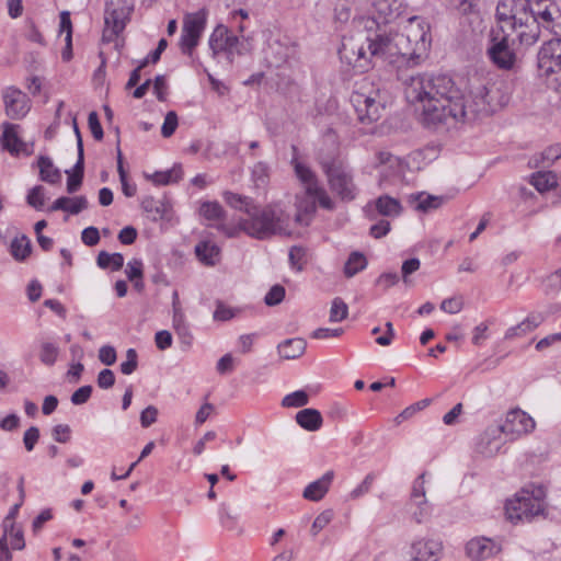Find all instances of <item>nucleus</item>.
<instances>
[{"label": "nucleus", "mask_w": 561, "mask_h": 561, "mask_svg": "<svg viewBox=\"0 0 561 561\" xmlns=\"http://www.w3.org/2000/svg\"><path fill=\"white\" fill-rule=\"evenodd\" d=\"M138 367V356L134 348H128L126 352V360L119 366L124 375L133 374Z\"/></svg>", "instance_id": "obj_50"}, {"label": "nucleus", "mask_w": 561, "mask_h": 561, "mask_svg": "<svg viewBox=\"0 0 561 561\" xmlns=\"http://www.w3.org/2000/svg\"><path fill=\"white\" fill-rule=\"evenodd\" d=\"M89 128L96 140L103 139V128L100 124L96 112H91L88 117Z\"/></svg>", "instance_id": "obj_63"}, {"label": "nucleus", "mask_w": 561, "mask_h": 561, "mask_svg": "<svg viewBox=\"0 0 561 561\" xmlns=\"http://www.w3.org/2000/svg\"><path fill=\"white\" fill-rule=\"evenodd\" d=\"M238 44L239 38L231 34L224 25H218L213 31L208 41L213 57H216L220 53L233 54L237 51Z\"/></svg>", "instance_id": "obj_16"}, {"label": "nucleus", "mask_w": 561, "mask_h": 561, "mask_svg": "<svg viewBox=\"0 0 561 561\" xmlns=\"http://www.w3.org/2000/svg\"><path fill=\"white\" fill-rule=\"evenodd\" d=\"M27 205L33 208H39L45 205V188L42 185L33 187L26 196Z\"/></svg>", "instance_id": "obj_47"}, {"label": "nucleus", "mask_w": 561, "mask_h": 561, "mask_svg": "<svg viewBox=\"0 0 561 561\" xmlns=\"http://www.w3.org/2000/svg\"><path fill=\"white\" fill-rule=\"evenodd\" d=\"M347 314H348V307L345 304V301L340 297H335L332 301V306L330 309L329 321L330 322H341L347 318Z\"/></svg>", "instance_id": "obj_42"}, {"label": "nucleus", "mask_w": 561, "mask_h": 561, "mask_svg": "<svg viewBox=\"0 0 561 561\" xmlns=\"http://www.w3.org/2000/svg\"><path fill=\"white\" fill-rule=\"evenodd\" d=\"M334 472L332 470L325 472L320 479L309 483L302 493L308 501L318 502L324 497L333 481Z\"/></svg>", "instance_id": "obj_22"}, {"label": "nucleus", "mask_w": 561, "mask_h": 561, "mask_svg": "<svg viewBox=\"0 0 561 561\" xmlns=\"http://www.w3.org/2000/svg\"><path fill=\"white\" fill-rule=\"evenodd\" d=\"M125 272L130 282L142 278V262L138 259L130 260Z\"/></svg>", "instance_id": "obj_56"}, {"label": "nucleus", "mask_w": 561, "mask_h": 561, "mask_svg": "<svg viewBox=\"0 0 561 561\" xmlns=\"http://www.w3.org/2000/svg\"><path fill=\"white\" fill-rule=\"evenodd\" d=\"M375 479H376L375 473H373V472L368 473L365 477V479L362 481V483L350 493V497L352 500H357V499L362 497L363 495L367 494L370 491Z\"/></svg>", "instance_id": "obj_49"}, {"label": "nucleus", "mask_w": 561, "mask_h": 561, "mask_svg": "<svg viewBox=\"0 0 561 561\" xmlns=\"http://www.w3.org/2000/svg\"><path fill=\"white\" fill-rule=\"evenodd\" d=\"M96 263L101 268L119 271L124 265V256L121 253H108L106 251H101L96 257Z\"/></svg>", "instance_id": "obj_36"}, {"label": "nucleus", "mask_w": 561, "mask_h": 561, "mask_svg": "<svg viewBox=\"0 0 561 561\" xmlns=\"http://www.w3.org/2000/svg\"><path fill=\"white\" fill-rule=\"evenodd\" d=\"M268 172H270V169L265 162L260 161L253 165L252 178L257 186L263 185L267 182Z\"/></svg>", "instance_id": "obj_53"}, {"label": "nucleus", "mask_w": 561, "mask_h": 561, "mask_svg": "<svg viewBox=\"0 0 561 561\" xmlns=\"http://www.w3.org/2000/svg\"><path fill=\"white\" fill-rule=\"evenodd\" d=\"M543 286L545 293L548 295L558 293L561 289V272L556 271L547 276L543 280Z\"/></svg>", "instance_id": "obj_54"}, {"label": "nucleus", "mask_w": 561, "mask_h": 561, "mask_svg": "<svg viewBox=\"0 0 561 561\" xmlns=\"http://www.w3.org/2000/svg\"><path fill=\"white\" fill-rule=\"evenodd\" d=\"M84 173V163L77 161L71 171H66L67 174V191L75 193L82 184Z\"/></svg>", "instance_id": "obj_38"}, {"label": "nucleus", "mask_w": 561, "mask_h": 561, "mask_svg": "<svg viewBox=\"0 0 561 561\" xmlns=\"http://www.w3.org/2000/svg\"><path fill=\"white\" fill-rule=\"evenodd\" d=\"M366 266V256L360 252L354 251L350 254L347 261L345 262L343 272L347 278H351L360 271L365 270Z\"/></svg>", "instance_id": "obj_34"}, {"label": "nucleus", "mask_w": 561, "mask_h": 561, "mask_svg": "<svg viewBox=\"0 0 561 561\" xmlns=\"http://www.w3.org/2000/svg\"><path fill=\"white\" fill-rule=\"evenodd\" d=\"M374 210H401L402 206L399 199L393 198L389 195H381L375 202Z\"/></svg>", "instance_id": "obj_46"}, {"label": "nucleus", "mask_w": 561, "mask_h": 561, "mask_svg": "<svg viewBox=\"0 0 561 561\" xmlns=\"http://www.w3.org/2000/svg\"><path fill=\"white\" fill-rule=\"evenodd\" d=\"M89 206V201L84 196H62L57 198L48 210H84Z\"/></svg>", "instance_id": "obj_32"}, {"label": "nucleus", "mask_w": 561, "mask_h": 561, "mask_svg": "<svg viewBox=\"0 0 561 561\" xmlns=\"http://www.w3.org/2000/svg\"><path fill=\"white\" fill-rule=\"evenodd\" d=\"M295 54V49L291 46H288L286 44H283L279 41H274L268 45V59L270 62L275 66L279 67L283 64L287 62V60Z\"/></svg>", "instance_id": "obj_29"}, {"label": "nucleus", "mask_w": 561, "mask_h": 561, "mask_svg": "<svg viewBox=\"0 0 561 561\" xmlns=\"http://www.w3.org/2000/svg\"><path fill=\"white\" fill-rule=\"evenodd\" d=\"M538 0H499L495 16L503 32L511 30L520 45H533L537 34L535 3Z\"/></svg>", "instance_id": "obj_5"}, {"label": "nucleus", "mask_w": 561, "mask_h": 561, "mask_svg": "<svg viewBox=\"0 0 561 561\" xmlns=\"http://www.w3.org/2000/svg\"><path fill=\"white\" fill-rule=\"evenodd\" d=\"M447 197L435 196L425 192L409 194L405 198L407 205L414 210L437 209L446 205Z\"/></svg>", "instance_id": "obj_21"}, {"label": "nucleus", "mask_w": 561, "mask_h": 561, "mask_svg": "<svg viewBox=\"0 0 561 561\" xmlns=\"http://www.w3.org/2000/svg\"><path fill=\"white\" fill-rule=\"evenodd\" d=\"M248 217L242 218L238 224L228 222L226 213H204L208 226L217 228L227 237H234L240 231L247 234L265 239L275 233H287L290 231L284 227V219L275 216V213H247Z\"/></svg>", "instance_id": "obj_4"}, {"label": "nucleus", "mask_w": 561, "mask_h": 561, "mask_svg": "<svg viewBox=\"0 0 561 561\" xmlns=\"http://www.w3.org/2000/svg\"><path fill=\"white\" fill-rule=\"evenodd\" d=\"M308 402V393L304 390H297L285 396L282 400V405L285 408H300L307 405Z\"/></svg>", "instance_id": "obj_43"}, {"label": "nucleus", "mask_w": 561, "mask_h": 561, "mask_svg": "<svg viewBox=\"0 0 561 561\" xmlns=\"http://www.w3.org/2000/svg\"><path fill=\"white\" fill-rule=\"evenodd\" d=\"M51 435L56 442L65 444L70 440L71 430L67 424H58L53 427Z\"/></svg>", "instance_id": "obj_57"}, {"label": "nucleus", "mask_w": 561, "mask_h": 561, "mask_svg": "<svg viewBox=\"0 0 561 561\" xmlns=\"http://www.w3.org/2000/svg\"><path fill=\"white\" fill-rule=\"evenodd\" d=\"M39 178L42 181L57 184L61 181V171L54 164L49 157L41 156L37 160Z\"/></svg>", "instance_id": "obj_30"}, {"label": "nucleus", "mask_w": 561, "mask_h": 561, "mask_svg": "<svg viewBox=\"0 0 561 561\" xmlns=\"http://www.w3.org/2000/svg\"><path fill=\"white\" fill-rule=\"evenodd\" d=\"M158 416V409L153 405H148L140 413V424L142 427L147 428L156 423Z\"/></svg>", "instance_id": "obj_60"}, {"label": "nucleus", "mask_w": 561, "mask_h": 561, "mask_svg": "<svg viewBox=\"0 0 561 561\" xmlns=\"http://www.w3.org/2000/svg\"><path fill=\"white\" fill-rule=\"evenodd\" d=\"M501 551V546L493 539L486 537H476L466 545V554L474 560H486Z\"/></svg>", "instance_id": "obj_17"}, {"label": "nucleus", "mask_w": 561, "mask_h": 561, "mask_svg": "<svg viewBox=\"0 0 561 561\" xmlns=\"http://www.w3.org/2000/svg\"><path fill=\"white\" fill-rule=\"evenodd\" d=\"M178 115L175 112L170 111L164 117V122L161 127V134L164 138L171 137L178 127Z\"/></svg>", "instance_id": "obj_51"}, {"label": "nucleus", "mask_w": 561, "mask_h": 561, "mask_svg": "<svg viewBox=\"0 0 561 561\" xmlns=\"http://www.w3.org/2000/svg\"><path fill=\"white\" fill-rule=\"evenodd\" d=\"M81 240L88 247L96 245L100 241V232L95 227H88L81 232Z\"/></svg>", "instance_id": "obj_61"}, {"label": "nucleus", "mask_w": 561, "mask_h": 561, "mask_svg": "<svg viewBox=\"0 0 561 561\" xmlns=\"http://www.w3.org/2000/svg\"><path fill=\"white\" fill-rule=\"evenodd\" d=\"M3 133L1 136V142L5 150L10 153H19L23 149V141L18 135L19 125L4 122L2 124Z\"/></svg>", "instance_id": "obj_25"}, {"label": "nucleus", "mask_w": 561, "mask_h": 561, "mask_svg": "<svg viewBox=\"0 0 561 561\" xmlns=\"http://www.w3.org/2000/svg\"><path fill=\"white\" fill-rule=\"evenodd\" d=\"M2 99L5 114L11 119L23 118L30 111L27 95L14 87L4 89Z\"/></svg>", "instance_id": "obj_14"}, {"label": "nucleus", "mask_w": 561, "mask_h": 561, "mask_svg": "<svg viewBox=\"0 0 561 561\" xmlns=\"http://www.w3.org/2000/svg\"><path fill=\"white\" fill-rule=\"evenodd\" d=\"M134 10L133 0H110L104 13L105 27L102 38L104 42L114 41L125 28Z\"/></svg>", "instance_id": "obj_8"}, {"label": "nucleus", "mask_w": 561, "mask_h": 561, "mask_svg": "<svg viewBox=\"0 0 561 561\" xmlns=\"http://www.w3.org/2000/svg\"><path fill=\"white\" fill-rule=\"evenodd\" d=\"M295 419L300 427L309 432L318 431L323 423L321 413L311 408L300 410Z\"/></svg>", "instance_id": "obj_28"}, {"label": "nucleus", "mask_w": 561, "mask_h": 561, "mask_svg": "<svg viewBox=\"0 0 561 561\" xmlns=\"http://www.w3.org/2000/svg\"><path fill=\"white\" fill-rule=\"evenodd\" d=\"M96 382L101 389H110L115 383V375L111 369L105 368L99 373Z\"/></svg>", "instance_id": "obj_59"}, {"label": "nucleus", "mask_w": 561, "mask_h": 561, "mask_svg": "<svg viewBox=\"0 0 561 561\" xmlns=\"http://www.w3.org/2000/svg\"><path fill=\"white\" fill-rule=\"evenodd\" d=\"M206 22L207 11L205 9L184 15L180 39V48L183 54L187 56L193 55V50L198 45L201 36L206 27Z\"/></svg>", "instance_id": "obj_10"}, {"label": "nucleus", "mask_w": 561, "mask_h": 561, "mask_svg": "<svg viewBox=\"0 0 561 561\" xmlns=\"http://www.w3.org/2000/svg\"><path fill=\"white\" fill-rule=\"evenodd\" d=\"M288 261L291 268L297 272L304 271L307 264V250L299 245L289 249Z\"/></svg>", "instance_id": "obj_39"}, {"label": "nucleus", "mask_w": 561, "mask_h": 561, "mask_svg": "<svg viewBox=\"0 0 561 561\" xmlns=\"http://www.w3.org/2000/svg\"><path fill=\"white\" fill-rule=\"evenodd\" d=\"M530 183L539 193H545L558 185V179L551 171H538L531 175Z\"/></svg>", "instance_id": "obj_33"}, {"label": "nucleus", "mask_w": 561, "mask_h": 561, "mask_svg": "<svg viewBox=\"0 0 561 561\" xmlns=\"http://www.w3.org/2000/svg\"><path fill=\"white\" fill-rule=\"evenodd\" d=\"M360 15L357 26L366 31L370 57L389 64L416 66L431 46L430 25L419 16H411L399 30L389 25L404 12L403 0H354Z\"/></svg>", "instance_id": "obj_1"}, {"label": "nucleus", "mask_w": 561, "mask_h": 561, "mask_svg": "<svg viewBox=\"0 0 561 561\" xmlns=\"http://www.w3.org/2000/svg\"><path fill=\"white\" fill-rule=\"evenodd\" d=\"M39 430L36 426H31L23 436V444L27 451H32L38 442Z\"/></svg>", "instance_id": "obj_58"}, {"label": "nucleus", "mask_w": 561, "mask_h": 561, "mask_svg": "<svg viewBox=\"0 0 561 561\" xmlns=\"http://www.w3.org/2000/svg\"><path fill=\"white\" fill-rule=\"evenodd\" d=\"M545 490L542 486L523 489L515 499L508 500L505 505L507 518L513 522H530L545 512Z\"/></svg>", "instance_id": "obj_7"}, {"label": "nucleus", "mask_w": 561, "mask_h": 561, "mask_svg": "<svg viewBox=\"0 0 561 561\" xmlns=\"http://www.w3.org/2000/svg\"><path fill=\"white\" fill-rule=\"evenodd\" d=\"M421 266V262L416 257L409 259L403 262L401 267L402 273V280L407 286L412 285V280L410 278V275L416 272Z\"/></svg>", "instance_id": "obj_48"}, {"label": "nucleus", "mask_w": 561, "mask_h": 561, "mask_svg": "<svg viewBox=\"0 0 561 561\" xmlns=\"http://www.w3.org/2000/svg\"><path fill=\"white\" fill-rule=\"evenodd\" d=\"M197 259L205 265L214 266L220 260V249L211 241H201L195 247Z\"/></svg>", "instance_id": "obj_26"}, {"label": "nucleus", "mask_w": 561, "mask_h": 561, "mask_svg": "<svg viewBox=\"0 0 561 561\" xmlns=\"http://www.w3.org/2000/svg\"><path fill=\"white\" fill-rule=\"evenodd\" d=\"M99 359L106 366H111L116 362V351L113 346L104 345L99 350Z\"/></svg>", "instance_id": "obj_64"}, {"label": "nucleus", "mask_w": 561, "mask_h": 561, "mask_svg": "<svg viewBox=\"0 0 561 561\" xmlns=\"http://www.w3.org/2000/svg\"><path fill=\"white\" fill-rule=\"evenodd\" d=\"M501 90L495 84L479 83L470 90V101L454 80L446 75L412 76L405 85V98L410 103H421L424 119L438 124L470 122L480 116L494 113L506 102L504 96L496 98Z\"/></svg>", "instance_id": "obj_2"}, {"label": "nucleus", "mask_w": 561, "mask_h": 561, "mask_svg": "<svg viewBox=\"0 0 561 561\" xmlns=\"http://www.w3.org/2000/svg\"><path fill=\"white\" fill-rule=\"evenodd\" d=\"M351 102L358 119L364 124H370L382 117L391 102V95L380 81L363 78L355 83Z\"/></svg>", "instance_id": "obj_6"}, {"label": "nucleus", "mask_w": 561, "mask_h": 561, "mask_svg": "<svg viewBox=\"0 0 561 561\" xmlns=\"http://www.w3.org/2000/svg\"><path fill=\"white\" fill-rule=\"evenodd\" d=\"M10 254L18 262H24L32 253L31 240L25 236H16L10 243Z\"/></svg>", "instance_id": "obj_31"}, {"label": "nucleus", "mask_w": 561, "mask_h": 561, "mask_svg": "<svg viewBox=\"0 0 561 561\" xmlns=\"http://www.w3.org/2000/svg\"><path fill=\"white\" fill-rule=\"evenodd\" d=\"M306 341L300 337L288 339L277 346L282 359L299 358L306 351Z\"/></svg>", "instance_id": "obj_27"}, {"label": "nucleus", "mask_w": 561, "mask_h": 561, "mask_svg": "<svg viewBox=\"0 0 561 561\" xmlns=\"http://www.w3.org/2000/svg\"><path fill=\"white\" fill-rule=\"evenodd\" d=\"M334 513L332 510H325L320 513L313 520L310 533L316 537L323 528H325L333 519Z\"/></svg>", "instance_id": "obj_45"}, {"label": "nucleus", "mask_w": 561, "mask_h": 561, "mask_svg": "<svg viewBox=\"0 0 561 561\" xmlns=\"http://www.w3.org/2000/svg\"><path fill=\"white\" fill-rule=\"evenodd\" d=\"M59 348L56 344L50 342H43L41 344L39 359L46 366H53L58 357Z\"/></svg>", "instance_id": "obj_41"}, {"label": "nucleus", "mask_w": 561, "mask_h": 561, "mask_svg": "<svg viewBox=\"0 0 561 561\" xmlns=\"http://www.w3.org/2000/svg\"><path fill=\"white\" fill-rule=\"evenodd\" d=\"M543 321L545 316L542 312L533 311L520 323L508 328L505 332V339L512 340L516 336L525 335L537 329Z\"/></svg>", "instance_id": "obj_23"}, {"label": "nucleus", "mask_w": 561, "mask_h": 561, "mask_svg": "<svg viewBox=\"0 0 561 561\" xmlns=\"http://www.w3.org/2000/svg\"><path fill=\"white\" fill-rule=\"evenodd\" d=\"M293 150L295 156L291 159V164L297 178L306 186V193L313 199V202H318L319 206L322 208H331V198L327 192L318 185L314 173L297 159V148L295 146H293Z\"/></svg>", "instance_id": "obj_11"}, {"label": "nucleus", "mask_w": 561, "mask_h": 561, "mask_svg": "<svg viewBox=\"0 0 561 561\" xmlns=\"http://www.w3.org/2000/svg\"><path fill=\"white\" fill-rule=\"evenodd\" d=\"M322 169L328 176L331 188L342 199H354L356 187L353 178L342 161L332 159L321 162Z\"/></svg>", "instance_id": "obj_9"}, {"label": "nucleus", "mask_w": 561, "mask_h": 561, "mask_svg": "<svg viewBox=\"0 0 561 561\" xmlns=\"http://www.w3.org/2000/svg\"><path fill=\"white\" fill-rule=\"evenodd\" d=\"M535 8L537 34L533 38V45L539 39L542 31L557 36L541 46L538 53V68L546 76L560 75L561 92V11L552 0H538Z\"/></svg>", "instance_id": "obj_3"}, {"label": "nucleus", "mask_w": 561, "mask_h": 561, "mask_svg": "<svg viewBox=\"0 0 561 561\" xmlns=\"http://www.w3.org/2000/svg\"><path fill=\"white\" fill-rule=\"evenodd\" d=\"M425 473L420 474L413 482L411 500L419 507V512L414 513L416 523H422L423 518L428 514L427 501L425 499L424 488Z\"/></svg>", "instance_id": "obj_24"}, {"label": "nucleus", "mask_w": 561, "mask_h": 561, "mask_svg": "<svg viewBox=\"0 0 561 561\" xmlns=\"http://www.w3.org/2000/svg\"><path fill=\"white\" fill-rule=\"evenodd\" d=\"M375 168L382 180H401L404 175L405 164L388 151H378L375 156Z\"/></svg>", "instance_id": "obj_13"}, {"label": "nucleus", "mask_w": 561, "mask_h": 561, "mask_svg": "<svg viewBox=\"0 0 561 561\" xmlns=\"http://www.w3.org/2000/svg\"><path fill=\"white\" fill-rule=\"evenodd\" d=\"M561 158V145H556L548 147L545 151H542L539 156H534L530 160V164L535 168H539L540 164H543L547 162L549 165L550 163L554 162L556 160Z\"/></svg>", "instance_id": "obj_37"}, {"label": "nucleus", "mask_w": 561, "mask_h": 561, "mask_svg": "<svg viewBox=\"0 0 561 561\" xmlns=\"http://www.w3.org/2000/svg\"><path fill=\"white\" fill-rule=\"evenodd\" d=\"M463 308V300L461 297H453L444 299L440 304V309L447 313L456 314Z\"/></svg>", "instance_id": "obj_55"}, {"label": "nucleus", "mask_w": 561, "mask_h": 561, "mask_svg": "<svg viewBox=\"0 0 561 561\" xmlns=\"http://www.w3.org/2000/svg\"><path fill=\"white\" fill-rule=\"evenodd\" d=\"M502 445L501 428L497 425H492L480 435L477 451L484 457H493L500 451Z\"/></svg>", "instance_id": "obj_18"}, {"label": "nucleus", "mask_w": 561, "mask_h": 561, "mask_svg": "<svg viewBox=\"0 0 561 561\" xmlns=\"http://www.w3.org/2000/svg\"><path fill=\"white\" fill-rule=\"evenodd\" d=\"M442 549V543L437 540H417L411 547V561H438Z\"/></svg>", "instance_id": "obj_19"}, {"label": "nucleus", "mask_w": 561, "mask_h": 561, "mask_svg": "<svg viewBox=\"0 0 561 561\" xmlns=\"http://www.w3.org/2000/svg\"><path fill=\"white\" fill-rule=\"evenodd\" d=\"M224 198L227 205L234 210H249L252 207V199L240 194L225 192Z\"/></svg>", "instance_id": "obj_40"}, {"label": "nucleus", "mask_w": 561, "mask_h": 561, "mask_svg": "<svg viewBox=\"0 0 561 561\" xmlns=\"http://www.w3.org/2000/svg\"><path fill=\"white\" fill-rule=\"evenodd\" d=\"M285 288L282 285H274L264 297L267 306H276L285 298Z\"/></svg>", "instance_id": "obj_52"}, {"label": "nucleus", "mask_w": 561, "mask_h": 561, "mask_svg": "<svg viewBox=\"0 0 561 561\" xmlns=\"http://www.w3.org/2000/svg\"><path fill=\"white\" fill-rule=\"evenodd\" d=\"M497 426L502 434L515 439L520 435L530 433L535 428V421L523 410L514 409L506 414L504 423Z\"/></svg>", "instance_id": "obj_12"}, {"label": "nucleus", "mask_w": 561, "mask_h": 561, "mask_svg": "<svg viewBox=\"0 0 561 561\" xmlns=\"http://www.w3.org/2000/svg\"><path fill=\"white\" fill-rule=\"evenodd\" d=\"M92 390L91 386L80 387L71 394V402L76 405L85 403L90 399Z\"/></svg>", "instance_id": "obj_62"}, {"label": "nucleus", "mask_w": 561, "mask_h": 561, "mask_svg": "<svg viewBox=\"0 0 561 561\" xmlns=\"http://www.w3.org/2000/svg\"><path fill=\"white\" fill-rule=\"evenodd\" d=\"M183 176V170L181 165H174L168 171L154 172L150 179L153 183L160 185H167L180 181Z\"/></svg>", "instance_id": "obj_35"}, {"label": "nucleus", "mask_w": 561, "mask_h": 561, "mask_svg": "<svg viewBox=\"0 0 561 561\" xmlns=\"http://www.w3.org/2000/svg\"><path fill=\"white\" fill-rule=\"evenodd\" d=\"M341 60L359 71H365L370 66V59L367 56L364 45L353 39L344 41L339 49Z\"/></svg>", "instance_id": "obj_15"}, {"label": "nucleus", "mask_w": 561, "mask_h": 561, "mask_svg": "<svg viewBox=\"0 0 561 561\" xmlns=\"http://www.w3.org/2000/svg\"><path fill=\"white\" fill-rule=\"evenodd\" d=\"M352 4L355 7V10L358 12V14L354 18V21L357 23V18L360 15L362 12L357 9L354 0H352ZM335 12V19L340 22H347L351 18V4L350 0H339V2L335 5L334 9Z\"/></svg>", "instance_id": "obj_44"}, {"label": "nucleus", "mask_w": 561, "mask_h": 561, "mask_svg": "<svg viewBox=\"0 0 561 561\" xmlns=\"http://www.w3.org/2000/svg\"><path fill=\"white\" fill-rule=\"evenodd\" d=\"M491 60L502 69H511L515 61V54L510 48L508 35L495 42L488 50Z\"/></svg>", "instance_id": "obj_20"}]
</instances>
